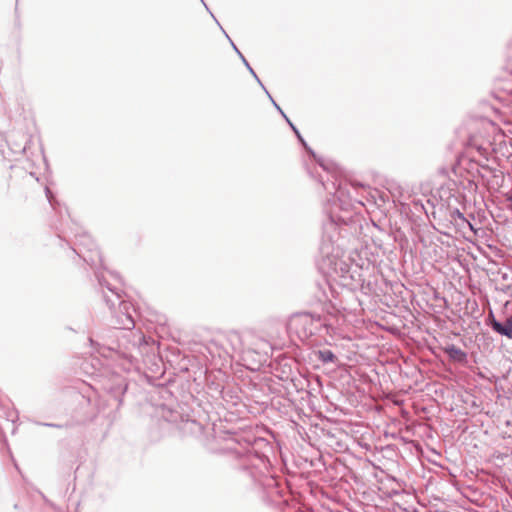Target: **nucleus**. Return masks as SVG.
Listing matches in <instances>:
<instances>
[{
  "instance_id": "1",
  "label": "nucleus",
  "mask_w": 512,
  "mask_h": 512,
  "mask_svg": "<svg viewBox=\"0 0 512 512\" xmlns=\"http://www.w3.org/2000/svg\"><path fill=\"white\" fill-rule=\"evenodd\" d=\"M347 217L329 216V220L323 224V234L319 247L320 255L322 257V269L326 270V273H335L341 278V284L343 286L349 285L347 282L348 278H352L349 275L348 265L341 259L343 256V250L339 243L340 240V229L338 222L346 223Z\"/></svg>"
},
{
  "instance_id": "2",
  "label": "nucleus",
  "mask_w": 512,
  "mask_h": 512,
  "mask_svg": "<svg viewBox=\"0 0 512 512\" xmlns=\"http://www.w3.org/2000/svg\"><path fill=\"white\" fill-rule=\"evenodd\" d=\"M467 131L462 130L460 133H467V148L477 153L484 160H488L491 152L499 154L507 159L512 155L507 147V143L512 146V138L507 140H499L498 147H494L491 141V134L496 130L494 124L486 118L471 120L467 124Z\"/></svg>"
},
{
  "instance_id": "3",
  "label": "nucleus",
  "mask_w": 512,
  "mask_h": 512,
  "mask_svg": "<svg viewBox=\"0 0 512 512\" xmlns=\"http://www.w3.org/2000/svg\"><path fill=\"white\" fill-rule=\"evenodd\" d=\"M328 329L329 326L319 315L311 313L295 314L288 322L289 332L296 334L302 341L320 334L323 330L328 332Z\"/></svg>"
},
{
  "instance_id": "4",
  "label": "nucleus",
  "mask_w": 512,
  "mask_h": 512,
  "mask_svg": "<svg viewBox=\"0 0 512 512\" xmlns=\"http://www.w3.org/2000/svg\"><path fill=\"white\" fill-rule=\"evenodd\" d=\"M99 283L101 286H106L107 289L110 291L111 296H108L107 294H104V299L108 305V307L113 310L118 305L120 313L122 316L120 317L118 324L121 326L122 329L125 330H131L135 326V321L133 319L132 314L130 313L131 304L121 300V295L118 291L113 290L108 284L102 282L101 279H99Z\"/></svg>"
},
{
  "instance_id": "5",
  "label": "nucleus",
  "mask_w": 512,
  "mask_h": 512,
  "mask_svg": "<svg viewBox=\"0 0 512 512\" xmlns=\"http://www.w3.org/2000/svg\"><path fill=\"white\" fill-rule=\"evenodd\" d=\"M77 245L80 247L77 254L91 265H96L97 262L101 263V255L98 251L96 244L89 234L86 232L82 233L77 237Z\"/></svg>"
},
{
  "instance_id": "6",
  "label": "nucleus",
  "mask_w": 512,
  "mask_h": 512,
  "mask_svg": "<svg viewBox=\"0 0 512 512\" xmlns=\"http://www.w3.org/2000/svg\"><path fill=\"white\" fill-rule=\"evenodd\" d=\"M502 69L503 76H499L496 78V89H498L499 92L503 93V95H496V98H498L500 101H509L510 96L512 95V86L510 82L512 71L510 70L509 59L506 60Z\"/></svg>"
},
{
  "instance_id": "7",
  "label": "nucleus",
  "mask_w": 512,
  "mask_h": 512,
  "mask_svg": "<svg viewBox=\"0 0 512 512\" xmlns=\"http://www.w3.org/2000/svg\"><path fill=\"white\" fill-rule=\"evenodd\" d=\"M104 389L113 396V398L121 404V397L127 389V385L122 378L117 377L113 385L105 386Z\"/></svg>"
},
{
  "instance_id": "8",
  "label": "nucleus",
  "mask_w": 512,
  "mask_h": 512,
  "mask_svg": "<svg viewBox=\"0 0 512 512\" xmlns=\"http://www.w3.org/2000/svg\"><path fill=\"white\" fill-rule=\"evenodd\" d=\"M332 186L335 189L334 205L339 207L343 211H348V207L352 206V203L350 201H346L344 189L341 187L340 184L338 185V187H336L335 182L332 183Z\"/></svg>"
},
{
  "instance_id": "9",
  "label": "nucleus",
  "mask_w": 512,
  "mask_h": 512,
  "mask_svg": "<svg viewBox=\"0 0 512 512\" xmlns=\"http://www.w3.org/2000/svg\"><path fill=\"white\" fill-rule=\"evenodd\" d=\"M492 329L500 335H505L512 338V316L508 317L504 324L497 321L494 317L491 322Z\"/></svg>"
},
{
  "instance_id": "10",
  "label": "nucleus",
  "mask_w": 512,
  "mask_h": 512,
  "mask_svg": "<svg viewBox=\"0 0 512 512\" xmlns=\"http://www.w3.org/2000/svg\"><path fill=\"white\" fill-rule=\"evenodd\" d=\"M444 352L455 362L465 363L467 360L466 352L453 344L446 346Z\"/></svg>"
},
{
  "instance_id": "11",
  "label": "nucleus",
  "mask_w": 512,
  "mask_h": 512,
  "mask_svg": "<svg viewBox=\"0 0 512 512\" xmlns=\"http://www.w3.org/2000/svg\"><path fill=\"white\" fill-rule=\"evenodd\" d=\"M317 358L323 363H335L337 357L331 350H319L316 352Z\"/></svg>"
},
{
  "instance_id": "12",
  "label": "nucleus",
  "mask_w": 512,
  "mask_h": 512,
  "mask_svg": "<svg viewBox=\"0 0 512 512\" xmlns=\"http://www.w3.org/2000/svg\"><path fill=\"white\" fill-rule=\"evenodd\" d=\"M226 37L231 40L229 38V36L226 34ZM231 42V45L233 47V49L236 51V53L239 55V57L241 58L242 62L244 63V65L247 67V69L249 70V72L253 75V77L257 80V82L260 84V86L262 88H264V85L262 84V82L260 81V79L258 78L257 74L255 73V71L253 70V68L250 66V64L248 63V61L245 59V57L243 56V54L238 50V48L236 47V45L232 42Z\"/></svg>"
},
{
  "instance_id": "13",
  "label": "nucleus",
  "mask_w": 512,
  "mask_h": 512,
  "mask_svg": "<svg viewBox=\"0 0 512 512\" xmlns=\"http://www.w3.org/2000/svg\"><path fill=\"white\" fill-rule=\"evenodd\" d=\"M314 157H316L314 154H313ZM316 161L319 163V165L324 169V170H327L329 171L330 170V166L331 164L326 162L323 158L319 157V158H315Z\"/></svg>"
},
{
  "instance_id": "14",
  "label": "nucleus",
  "mask_w": 512,
  "mask_h": 512,
  "mask_svg": "<svg viewBox=\"0 0 512 512\" xmlns=\"http://www.w3.org/2000/svg\"><path fill=\"white\" fill-rule=\"evenodd\" d=\"M7 417L11 422H15L18 419V415L15 411H11Z\"/></svg>"
},
{
  "instance_id": "15",
  "label": "nucleus",
  "mask_w": 512,
  "mask_h": 512,
  "mask_svg": "<svg viewBox=\"0 0 512 512\" xmlns=\"http://www.w3.org/2000/svg\"><path fill=\"white\" fill-rule=\"evenodd\" d=\"M266 92V94L268 95L269 99L271 100V102L273 103V105L275 106V108L280 111L281 108L279 107V105L274 101V99L272 98V96L269 94V92L266 90V88L264 87L263 88Z\"/></svg>"
},
{
  "instance_id": "16",
  "label": "nucleus",
  "mask_w": 512,
  "mask_h": 512,
  "mask_svg": "<svg viewBox=\"0 0 512 512\" xmlns=\"http://www.w3.org/2000/svg\"><path fill=\"white\" fill-rule=\"evenodd\" d=\"M319 301H331L326 291H323L322 296H319Z\"/></svg>"
},
{
  "instance_id": "17",
  "label": "nucleus",
  "mask_w": 512,
  "mask_h": 512,
  "mask_svg": "<svg viewBox=\"0 0 512 512\" xmlns=\"http://www.w3.org/2000/svg\"><path fill=\"white\" fill-rule=\"evenodd\" d=\"M297 138L299 139V141L306 147V143L304 141V139L302 138V136L300 135V133H295Z\"/></svg>"
},
{
  "instance_id": "18",
  "label": "nucleus",
  "mask_w": 512,
  "mask_h": 512,
  "mask_svg": "<svg viewBox=\"0 0 512 512\" xmlns=\"http://www.w3.org/2000/svg\"><path fill=\"white\" fill-rule=\"evenodd\" d=\"M46 196H47L49 202L52 204L51 191L49 190V188H46Z\"/></svg>"
},
{
  "instance_id": "19",
  "label": "nucleus",
  "mask_w": 512,
  "mask_h": 512,
  "mask_svg": "<svg viewBox=\"0 0 512 512\" xmlns=\"http://www.w3.org/2000/svg\"><path fill=\"white\" fill-rule=\"evenodd\" d=\"M279 112L281 113V115L284 117V119H285V120L287 121V123L289 124V122H291V121L288 119V117H287V116H286V114L283 112V110L281 109Z\"/></svg>"
},
{
  "instance_id": "20",
  "label": "nucleus",
  "mask_w": 512,
  "mask_h": 512,
  "mask_svg": "<svg viewBox=\"0 0 512 512\" xmlns=\"http://www.w3.org/2000/svg\"><path fill=\"white\" fill-rule=\"evenodd\" d=\"M279 112L281 113V115L284 117V119H285V120L287 121V123L289 124V122H291V121L288 119V117H287V116H286V114L283 112V110L281 109Z\"/></svg>"
},
{
  "instance_id": "21",
  "label": "nucleus",
  "mask_w": 512,
  "mask_h": 512,
  "mask_svg": "<svg viewBox=\"0 0 512 512\" xmlns=\"http://www.w3.org/2000/svg\"><path fill=\"white\" fill-rule=\"evenodd\" d=\"M279 112L281 113V115L284 117V119H285V120L287 121V123L289 124V122H291V121L288 119V117H287V116H286V114L283 112V110L281 109Z\"/></svg>"
},
{
  "instance_id": "22",
  "label": "nucleus",
  "mask_w": 512,
  "mask_h": 512,
  "mask_svg": "<svg viewBox=\"0 0 512 512\" xmlns=\"http://www.w3.org/2000/svg\"><path fill=\"white\" fill-rule=\"evenodd\" d=\"M279 112L281 113V115L284 117V119H285V120L287 121V123L289 124V122H291V121L288 119V117H287V116H286V114L283 112V110L281 109Z\"/></svg>"
},
{
  "instance_id": "23",
  "label": "nucleus",
  "mask_w": 512,
  "mask_h": 512,
  "mask_svg": "<svg viewBox=\"0 0 512 512\" xmlns=\"http://www.w3.org/2000/svg\"><path fill=\"white\" fill-rule=\"evenodd\" d=\"M289 125L295 133H298V129L291 122H289Z\"/></svg>"
},
{
  "instance_id": "24",
  "label": "nucleus",
  "mask_w": 512,
  "mask_h": 512,
  "mask_svg": "<svg viewBox=\"0 0 512 512\" xmlns=\"http://www.w3.org/2000/svg\"><path fill=\"white\" fill-rule=\"evenodd\" d=\"M457 214H458V216H459L461 219H463V220H464V216H463L459 211H457Z\"/></svg>"
},
{
  "instance_id": "25",
  "label": "nucleus",
  "mask_w": 512,
  "mask_h": 512,
  "mask_svg": "<svg viewBox=\"0 0 512 512\" xmlns=\"http://www.w3.org/2000/svg\"><path fill=\"white\" fill-rule=\"evenodd\" d=\"M322 185L324 186L325 190L329 191V187H328V185H326V184H324V183H322Z\"/></svg>"
},
{
  "instance_id": "26",
  "label": "nucleus",
  "mask_w": 512,
  "mask_h": 512,
  "mask_svg": "<svg viewBox=\"0 0 512 512\" xmlns=\"http://www.w3.org/2000/svg\"><path fill=\"white\" fill-rule=\"evenodd\" d=\"M89 342H90V344H91V345H93V344H94V341H93V339H92V338H89Z\"/></svg>"
},
{
  "instance_id": "27",
  "label": "nucleus",
  "mask_w": 512,
  "mask_h": 512,
  "mask_svg": "<svg viewBox=\"0 0 512 512\" xmlns=\"http://www.w3.org/2000/svg\"><path fill=\"white\" fill-rule=\"evenodd\" d=\"M499 137L505 138L506 136H505V134H502V135H499Z\"/></svg>"
},
{
  "instance_id": "28",
  "label": "nucleus",
  "mask_w": 512,
  "mask_h": 512,
  "mask_svg": "<svg viewBox=\"0 0 512 512\" xmlns=\"http://www.w3.org/2000/svg\"><path fill=\"white\" fill-rule=\"evenodd\" d=\"M45 425L46 426H54L53 424H49V423H46Z\"/></svg>"
},
{
  "instance_id": "29",
  "label": "nucleus",
  "mask_w": 512,
  "mask_h": 512,
  "mask_svg": "<svg viewBox=\"0 0 512 512\" xmlns=\"http://www.w3.org/2000/svg\"><path fill=\"white\" fill-rule=\"evenodd\" d=\"M201 1L204 3V1H203V0H201Z\"/></svg>"
},
{
  "instance_id": "30",
  "label": "nucleus",
  "mask_w": 512,
  "mask_h": 512,
  "mask_svg": "<svg viewBox=\"0 0 512 512\" xmlns=\"http://www.w3.org/2000/svg\"><path fill=\"white\" fill-rule=\"evenodd\" d=\"M201 1L204 3V1H203V0H201Z\"/></svg>"
}]
</instances>
